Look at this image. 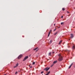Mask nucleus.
Returning a JSON list of instances; mask_svg holds the SVG:
<instances>
[{
  "label": "nucleus",
  "instance_id": "f257e3e1",
  "mask_svg": "<svg viewBox=\"0 0 75 75\" xmlns=\"http://www.w3.org/2000/svg\"><path fill=\"white\" fill-rule=\"evenodd\" d=\"M58 56L59 57V58L58 59L59 61H61L63 59L62 57L61 56V54H59L58 55Z\"/></svg>",
  "mask_w": 75,
  "mask_h": 75
},
{
  "label": "nucleus",
  "instance_id": "f03ea898",
  "mask_svg": "<svg viewBox=\"0 0 75 75\" xmlns=\"http://www.w3.org/2000/svg\"><path fill=\"white\" fill-rule=\"evenodd\" d=\"M28 58V56H25L24 58L23 59V61H25L26 59H27Z\"/></svg>",
  "mask_w": 75,
  "mask_h": 75
},
{
  "label": "nucleus",
  "instance_id": "7ed1b4c3",
  "mask_svg": "<svg viewBox=\"0 0 75 75\" xmlns=\"http://www.w3.org/2000/svg\"><path fill=\"white\" fill-rule=\"evenodd\" d=\"M50 69V67L47 68V67L45 68V69H44V71H48Z\"/></svg>",
  "mask_w": 75,
  "mask_h": 75
},
{
  "label": "nucleus",
  "instance_id": "20e7f679",
  "mask_svg": "<svg viewBox=\"0 0 75 75\" xmlns=\"http://www.w3.org/2000/svg\"><path fill=\"white\" fill-rule=\"evenodd\" d=\"M23 57V55L22 54H21L18 57V59H20L21 57Z\"/></svg>",
  "mask_w": 75,
  "mask_h": 75
},
{
  "label": "nucleus",
  "instance_id": "39448f33",
  "mask_svg": "<svg viewBox=\"0 0 75 75\" xmlns=\"http://www.w3.org/2000/svg\"><path fill=\"white\" fill-rule=\"evenodd\" d=\"M70 38H72L74 37V35L72 34H70Z\"/></svg>",
  "mask_w": 75,
  "mask_h": 75
},
{
  "label": "nucleus",
  "instance_id": "423d86ee",
  "mask_svg": "<svg viewBox=\"0 0 75 75\" xmlns=\"http://www.w3.org/2000/svg\"><path fill=\"white\" fill-rule=\"evenodd\" d=\"M72 50H75V45H74L72 47Z\"/></svg>",
  "mask_w": 75,
  "mask_h": 75
},
{
  "label": "nucleus",
  "instance_id": "0eeeda50",
  "mask_svg": "<svg viewBox=\"0 0 75 75\" xmlns=\"http://www.w3.org/2000/svg\"><path fill=\"white\" fill-rule=\"evenodd\" d=\"M57 62V61H54L53 62V64H56Z\"/></svg>",
  "mask_w": 75,
  "mask_h": 75
},
{
  "label": "nucleus",
  "instance_id": "6e6552de",
  "mask_svg": "<svg viewBox=\"0 0 75 75\" xmlns=\"http://www.w3.org/2000/svg\"><path fill=\"white\" fill-rule=\"evenodd\" d=\"M51 52H50L49 54V56H51Z\"/></svg>",
  "mask_w": 75,
  "mask_h": 75
},
{
  "label": "nucleus",
  "instance_id": "1a4fd4ad",
  "mask_svg": "<svg viewBox=\"0 0 75 75\" xmlns=\"http://www.w3.org/2000/svg\"><path fill=\"white\" fill-rule=\"evenodd\" d=\"M62 41H60V42L59 43V44L60 45L61 44V42H62Z\"/></svg>",
  "mask_w": 75,
  "mask_h": 75
},
{
  "label": "nucleus",
  "instance_id": "9d476101",
  "mask_svg": "<svg viewBox=\"0 0 75 75\" xmlns=\"http://www.w3.org/2000/svg\"><path fill=\"white\" fill-rule=\"evenodd\" d=\"M38 49V47H36V48H35V49H34V51H35V50H37V49Z\"/></svg>",
  "mask_w": 75,
  "mask_h": 75
},
{
  "label": "nucleus",
  "instance_id": "9b49d317",
  "mask_svg": "<svg viewBox=\"0 0 75 75\" xmlns=\"http://www.w3.org/2000/svg\"><path fill=\"white\" fill-rule=\"evenodd\" d=\"M52 32V30H51L49 33H50V34Z\"/></svg>",
  "mask_w": 75,
  "mask_h": 75
},
{
  "label": "nucleus",
  "instance_id": "f8f14e48",
  "mask_svg": "<svg viewBox=\"0 0 75 75\" xmlns=\"http://www.w3.org/2000/svg\"><path fill=\"white\" fill-rule=\"evenodd\" d=\"M64 24V23L63 22H62V23H61V25H62V24Z\"/></svg>",
  "mask_w": 75,
  "mask_h": 75
},
{
  "label": "nucleus",
  "instance_id": "ddd939ff",
  "mask_svg": "<svg viewBox=\"0 0 75 75\" xmlns=\"http://www.w3.org/2000/svg\"><path fill=\"white\" fill-rule=\"evenodd\" d=\"M62 10H63V11H65V8H62Z\"/></svg>",
  "mask_w": 75,
  "mask_h": 75
},
{
  "label": "nucleus",
  "instance_id": "4468645a",
  "mask_svg": "<svg viewBox=\"0 0 75 75\" xmlns=\"http://www.w3.org/2000/svg\"><path fill=\"white\" fill-rule=\"evenodd\" d=\"M50 33H49L48 34V37L50 36Z\"/></svg>",
  "mask_w": 75,
  "mask_h": 75
},
{
  "label": "nucleus",
  "instance_id": "2eb2a0df",
  "mask_svg": "<svg viewBox=\"0 0 75 75\" xmlns=\"http://www.w3.org/2000/svg\"><path fill=\"white\" fill-rule=\"evenodd\" d=\"M71 66H70L69 67V69H70V68H71Z\"/></svg>",
  "mask_w": 75,
  "mask_h": 75
},
{
  "label": "nucleus",
  "instance_id": "dca6fc26",
  "mask_svg": "<svg viewBox=\"0 0 75 75\" xmlns=\"http://www.w3.org/2000/svg\"><path fill=\"white\" fill-rule=\"evenodd\" d=\"M57 33H58L57 32H56V33H55L54 34V35H56V34H57Z\"/></svg>",
  "mask_w": 75,
  "mask_h": 75
},
{
  "label": "nucleus",
  "instance_id": "f3484780",
  "mask_svg": "<svg viewBox=\"0 0 75 75\" xmlns=\"http://www.w3.org/2000/svg\"><path fill=\"white\" fill-rule=\"evenodd\" d=\"M52 42V40H51L50 41V44H51V43Z\"/></svg>",
  "mask_w": 75,
  "mask_h": 75
},
{
  "label": "nucleus",
  "instance_id": "a211bd4d",
  "mask_svg": "<svg viewBox=\"0 0 75 75\" xmlns=\"http://www.w3.org/2000/svg\"><path fill=\"white\" fill-rule=\"evenodd\" d=\"M34 64H35V62H33V65H34Z\"/></svg>",
  "mask_w": 75,
  "mask_h": 75
},
{
  "label": "nucleus",
  "instance_id": "6ab92c4d",
  "mask_svg": "<svg viewBox=\"0 0 75 75\" xmlns=\"http://www.w3.org/2000/svg\"><path fill=\"white\" fill-rule=\"evenodd\" d=\"M44 72L43 71H42L41 72V74H43V73Z\"/></svg>",
  "mask_w": 75,
  "mask_h": 75
},
{
  "label": "nucleus",
  "instance_id": "aec40b11",
  "mask_svg": "<svg viewBox=\"0 0 75 75\" xmlns=\"http://www.w3.org/2000/svg\"><path fill=\"white\" fill-rule=\"evenodd\" d=\"M72 65H73V63H72L71 64V65H70V66H72Z\"/></svg>",
  "mask_w": 75,
  "mask_h": 75
},
{
  "label": "nucleus",
  "instance_id": "412c9836",
  "mask_svg": "<svg viewBox=\"0 0 75 75\" xmlns=\"http://www.w3.org/2000/svg\"><path fill=\"white\" fill-rule=\"evenodd\" d=\"M18 64H17L16 65V67H17V66H18Z\"/></svg>",
  "mask_w": 75,
  "mask_h": 75
},
{
  "label": "nucleus",
  "instance_id": "4be33fe9",
  "mask_svg": "<svg viewBox=\"0 0 75 75\" xmlns=\"http://www.w3.org/2000/svg\"><path fill=\"white\" fill-rule=\"evenodd\" d=\"M55 30H56V27H55V29H54V31H55Z\"/></svg>",
  "mask_w": 75,
  "mask_h": 75
},
{
  "label": "nucleus",
  "instance_id": "5701e85b",
  "mask_svg": "<svg viewBox=\"0 0 75 75\" xmlns=\"http://www.w3.org/2000/svg\"><path fill=\"white\" fill-rule=\"evenodd\" d=\"M30 68H32V66H30Z\"/></svg>",
  "mask_w": 75,
  "mask_h": 75
},
{
  "label": "nucleus",
  "instance_id": "b1692460",
  "mask_svg": "<svg viewBox=\"0 0 75 75\" xmlns=\"http://www.w3.org/2000/svg\"><path fill=\"white\" fill-rule=\"evenodd\" d=\"M61 18H63V16H61Z\"/></svg>",
  "mask_w": 75,
  "mask_h": 75
},
{
  "label": "nucleus",
  "instance_id": "393cba45",
  "mask_svg": "<svg viewBox=\"0 0 75 75\" xmlns=\"http://www.w3.org/2000/svg\"><path fill=\"white\" fill-rule=\"evenodd\" d=\"M67 13H69V12H68V11H67Z\"/></svg>",
  "mask_w": 75,
  "mask_h": 75
},
{
  "label": "nucleus",
  "instance_id": "a878e982",
  "mask_svg": "<svg viewBox=\"0 0 75 75\" xmlns=\"http://www.w3.org/2000/svg\"><path fill=\"white\" fill-rule=\"evenodd\" d=\"M17 74V72H16L15 73V74Z\"/></svg>",
  "mask_w": 75,
  "mask_h": 75
},
{
  "label": "nucleus",
  "instance_id": "bb28decb",
  "mask_svg": "<svg viewBox=\"0 0 75 75\" xmlns=\"http://www.w3.org/2000/svg\"><path fill=\"white\" fill-rule=\"evenodd\" d=\"M52 53H53V54H54V53H55V52H52Z\"/></svg>",
  "mask_w": 75,
  "mask_h": 75
},
{
  "label": "nucleus",
  "instance_id": "cd10ccee",
  "mask_svg": "<svg viewBox=\"0 0 75 75\" xmlns=\"http://www.w3.org/2000/svg\"><path fill=\"white\" fill-rule=\"evenodd\" d=\"M16 67H16V66L14 67V68H16Z\"/></svg>",
  "mask_w": 75,
  "mask_h": 75
},
{
  "label": "nucleus",
  "instance_id": "c85d7f7f",
  "mask_svg": "<svg viewBox=\"0 0 75 75\" xmlns=\"http://www.w3.org/2000/svg\"><path fill=\"white\" fill-rule=\"evenodd\" d=\"M52 66H53V65H52V66H51V67H52Z\"/></svg>",
  "mask_w": 75,
  "mask_h": 75
},
{
  "label": "nucleus",
  "instance_id": "c756f323",
  "mask_svg": "<svg viewBox=\"0 0 75 75\" xmlns=\"http://www.w3.org/2000/svg\"><path fill=\"white\" fill-rule=\"evenodd\" d=\"M55 24H54V26H55Z\"/></svg>",
  "mask_w": 75,
  "mask_h": 75
},
{
  "label": "nucleus",
  "instance_id": "7c9ffc66",
  "mask_svg": "<svg viewBox=\"0 0 75 75\" xmlns=\"http://www.w3.org/2000/svg\"><path fill=\"white\" fill-rule=\"evenodd\" d=\"M71 40V39H69V40Z\"/></svg>",
  "mask_w": 75,
  "mask_h": 75
},
{
  "label": "nucleus",
  "instance_id": "2f4dec72",
  "mask_svg": "<svg viewBox=\"0 0 75 75\" xmlns=\"http://www.w3.org/2000/svg\"><path fill=\"white\" fill-rule=\"evenodd\" d=\"M58 28H60V27H58Z\"/></svg>",
  "mask_w": 75,
  "mask_h": 75
},
{
  "label": "nucleus",
  "instance_id": "473e14b6",
  "mask_svg": "<svg viewBox=\"0 0 75 75\" xmlns=\"http://www.w3.org/2000/svg\"><path fill=\"white\" fill-rule=\"evenodd\" d=\"M20 71H19V72H20Z\"/></svg>",
  "mask_w": 75,
  "mask_h": 75
},
{
  "label": "nucleus",
  "instance_id": "72a5a7b5",
  "mask_svg": "<svg viewBox=\"0 0 75 75\" xmlns=\"http://www.w3.org/2000/svg\"><path fill=\"white\" fill-rule=\"evenodd\" d=\"M74 9H75V8H74Z\"/></svg>",
  "mask_w": 75,
  "mask_h": 75
}]
</instances>
